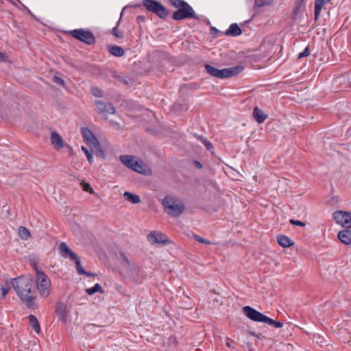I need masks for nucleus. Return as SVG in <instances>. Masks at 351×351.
Instances as JSON below:
<instances>
[{"label": "nucleus", "instance_id": "1", "mask_svg": "<svg viewBox=\"0 0 351 351\" xmlns=\"http://www.w3.org/2000/svg\"><path fill=\"white\" fill-rule=\"evenodd\" d=\"M12 285L21 300L25 302L28 307L32 306L34 298L31 292V279L26 277L14 278Z\"/></svg>", "mask_w": 351, "mask_h": 351}, {"label": "nucleus", "instance_id": "2", "mask_svg": "<svg viewBox=\"0 0 351 351\" xmlns=\"http://www.w3.org/2000/svg\"><path fill=\"white\" fill-rule=\"evenodd\" d=\"M35 270V286L40 298H47L51 292V282L49 278L36 264H34Z\"/></svg>", "mask_w": 351, "mask_h": 351}, {"label": "nucleus", "instance_id": "3", "mask_svg": "<svg viewBox=\"0 0 351 351\" xmlns=\"http://www.w3.org/2000/svg\"><path fill=\"white\" fill-rule=\"evenodd\" d=\"M243 311L244 314L251 320L258 322H263L267 325L272 326L274 328H281L283 323L280 322H276L275 320L269 318V317L263 315L259 311L255 310L251 306H246L243 307Z\"/></svg>", "mask_w": 351, "mask_h": 351}, {"label": "nucleus", "instance_id": "4", "mask_svg": "<svg viewBox=\"0 0 351 351\" xmlns=\"http://www.w3.org/2000/svg\"><path fill=\"white\" fill-rule=\"evenodd\" d=\"M162 205L164 207L165 211L173 217L180 215L184 212L185 208L181 200L171 196H166L162 200Z\"/></svg>", "mask_w": 351, "mask_h": 351}, {"label": "nucleus", "instance_id": "5", "mask_svg": "<svg viewBox=\"0 0 351 351\" xmlns=\"http://www.w3.org/2000/svg\"><path fill=\"white\" fill-rule=\"evenodd\" d=\"M243 69V66L240 65L223 69H218L209 64L205 65V69L208 74L219 79H225L237 75L240 73Z\"/></svg>", "mask_w": 351, "mask_h": 351}, {"label": "nucleus", "instance_id": "6", "mask_svg": "<svg viewBox=\"0 0 351 351\" xmlns=\"http://www.w3.org/2000/svg\"><path fill=\"white\" fill-rule=\"evenodd\" d=\"M81 133L84 141L90 147L91 151L97 156L104 157V153L100 143L93 132L88 128H83L81 129Z\"/></svg>", "mask_w": 351, "mask_h": 351}, {"label": "nucleus", "instance_id": "7", "mask_svg": "<svg viewBox=\"0 0 351 351\" xmlns=\"http://www.w3.org/2000/svg\"><path fill=\"white\" fill-rule=\"evenodd\" d=\"M120 161L127 167L138 173L145 171V165L138 158L131 155H121Z\"/></svg>", "mask_w": 351, "mask_h": 351}, {"label": "nucleus", "instance_id": "8", "mask_svg": "<svg viewBox=\"0 0 351 351\" xmlns=\"http://www.w3.org/2000/svg\"><path fill=\"white\" fill-rule=\"evenodd\" d=\"M143 4L148 11L156 14L161 19H165L168 16L167 9L157 1L143 0Z\"/></svg>", "mask_w": 351, "mask_h": 351}, {"label": "nucleus", "instance_id": "9", "mask_svg": "<svg viewBox=\"0 0 351 351\" xmlns=\"http://www.w3.org/2000/svg\"><path fill=\"white\" fill-rule=\"evenodd\" d=\"M71 35L87 45H93L95 42V38L92 32L83 29H76L71 32Z\"/></svg>", "mask_w": 351, "mask_h": 351}, {"label": "nucleus", "instance_id": "10", "mask_svg": "<svg viewBox=\"0 0 351 351\" xmlns=\"http://www.w3.org/2000/svg\"><path fill=\"white\" fill-rule=\"evenodd\" d=\"M332 217L336 223L346 228H351V213L347 211H336L333 213Z\"/></svg>", "mask_w": 351, "mask_h": 351}, {"label": "nucleus", "instance_id": "11", "mask_svg": "<svg viewBox=\"0 0 351 351\" xmlns=\"http://www.w3.org/2000/svg\"><path fill=\"white\" fill-rule=\"evenodd\" d=\"M187 18H196L195 11L189 3L178 9L173 14V19L176 21H180Z\"/></svg>", "mask_w": 351, "mask_h": 351}, {"label": "nucleus", "instance_id": "12", "mask_svg": "<svg viewBox=\"0 0 351 351\" xmlns=\"http://www.w3.org/2000/svg\"><path fill=\"white\" fill-rule=\"evenodd\" d=\"M95 104L98 113H107L113 114L116 110L110 103H105L100 100H96Z\"/></svg>", "mask_w": 351, "mask_h": 351}, {"label": "nucleus", "instance_id": "13", "mask_svg": "<svg viewBox=\"0 0 351 351\" xmlns=\"http://www.w3.org/2000/svg\"><path fill=\"white\" fill-rule=\"evenodd\" d=\"M148 240L152 243H168L167 237L161 232L152 231L148 235Z\"/></svg>", "mask_w": 351, "mask_h": 351}, {"label": "nucleus", "instance_id": "14", "mask_svg": "<svg viewBox=\"0 0 351 351\" xmlns=\"http://www.w3.org/2000/svg\"><path fill=\"white\" fill-rule=\"evenodd\" d=\"M60 255L65 258L73 260L77 258V255L75 254L69 247L64 242H62L58 247Z\"/></svg>", "mask_w": 351, "mask_h": 351}, {"label": "nucleus", "instance_id": "15", "mask_svg": "<svg viewBox=\"0 0 351 351\" xmlns=\"http://www.w3.org/2000/svg\"><path fill=\"white\" fill-rule=\"evenodd\" d=\"M56 313L58 315L60 319L65 322L67 317V307L64 303H59L56 304Z\"/></svg>", "mask_w": 351, "mask_h": 351}, {"label": "nucleus", "instance_id": "16", "mask_svg": "<svg viewBox=\"0 0 351 351\" xmlns=\"http://www.w3.org/2000/svg\"><path fill=\"white\" fill-rule=\"evenodd\" d=\"M51 144L53 145L56 149L58 150L64 147L62 139L61 138L60 135L56 132H51Z\"/></svg>", "mask_w": 351, "mask_h": 351}, {"label": "nucleus", "instance_id": "17", "mask_svg": "<svg viewBox=\"0 0 351 351\" xmlns=\"http://www.w3.org/2000/svg\"><path fill=\"white\" fill-rule=\"evenodd\" d=\"M338 239L344 244L351 243V230L348 229L343 230L339 232Z\"/></svg>", "mask_w": 351, "mask_h": 351}, {"label": "nucleus", "instance_id": "18", "mask_svg": "<svg viewBox=\"0 0 351 351\" xmlns=\"http://www.w3.org/2000/svg\"><path fill=\"white\" fill-rule=\"evenodd\" d=\"M253 116L258 123H262L267 118V114L258 107H255L253 111Z\"/></svg>", "mask_w": 351, "mask_h": 351}, {"label": "nucleus", "instance_id": "19", "mask_svg": "<svg viewBox=\"0 0 351 351\" xmlns=\"http://www.w3.org/2000/svg\"><path fill=\"white\" fill-rule=\"evenodd\" d=\"M242 33L241 29L237 23H232L230 25L229 28L226 31V36H237Z\"/></svg>", "mask_w": 351, "mask_h": 351}, {"label": "nucleus", "instance_id": "20", "mask_svg": "<svg viewBox=\"0 0 351 351\" xmlns=\"http://www.w3.org/2000/svg\"><path fill=\"white\" fill-rule=\"evenodd\" d=\"M277 241L278 244L283 247H289L294 244L292 240L285 235L278 236L277 238Z\"/></svg>", "mask_w": 351, "mask_h": 351}, {"label": "nucleus", "instance_id": "21", "mask_svg": "<svg viewBox=\"0 0 351 351\" xmlns=\"http://www.w3.org/2000/svg\"><path fill=\"white\" fill-rule=\"evenodd\" d=\"M123 197L132 204H136L141 202V198L136 194L126 191L123 193Z\"/></svg>", "mask_w": 351, "mask_h": 351}, {"label": "nucleus", "instance_id": "22", "mask_svg": "<svg viewBox=\"0 0 351 351\" xmlns=\"http://www.w3.org/2000/svg\"><path fill=\"white\" fill-rule=\"evenodd\" d=\"M108 51L116 57H121L124 55V50L122 47L117 45H111L108 47Z\"/></svg>", "mask_w": 351, "mask_h": 351}, {"label": "nucleus", "instance_id": "23", "mask_svg": "<svg viewBox=\"0 0 351 351\" xmlns=\"http://www.w3.org/2000/svg\"><path fill=\"white\" fill-rule=\"evenodd\" d=\"M325 0H316L315 3V20H317L319 16L322 8L327 3Z\"/></svg>", "mask_w": 351, "mask_h": 351}, {"label": "nucleus", "instance_id": "24", "mask_svg": "<svg viewBox=\"0 0 351 351\" xmlns=\"http://www.w3.org/2000/svg\"><path fill=\"white\" fill-rule=\"evenodd\" d=\"M28 318H29V324H30L31 326L33 328V329L34 330V331L36 333H39L40 331V324H39L37 318L33 315H29Z\"/></svg>", "mask_w": 351, "mask_h": 351}, {"label": "nucleus", "instance_id": "25", "mask_svg": "<svg viewBox=\"0 0 351 351\" xmlns=\"http://www.w3.org/2000/svg\"><path fill=\"white\" fill-rule=\"evenodd\" d=\"M73 261H74L75 263L76 269H77V272L79 274H84V275H86L87 276H92L91 273L87 272V271H86L83 269V267L81 265V262H80V260L78 256H77V258H74Z\"/></svg>", "mask_w": 351, "mask_h": 351}, {"label": "nucleus", "instance_id": "26", "mask_svg": "<svg viewBox=\"0 0 351 351\" xmlns=\"http://www.w3.org/2000/svg\"><path fill=\"white\" fill-rule=\"evenodd\" d=\"M19 234L21 239L27 240L31 237V234L28 229L24 226H20L19 228Z\"/></svg>", "mask_w": 351, "mask_h": 351}, {"label": "nucleus", "instance_id": "27", "mask_svg": "<svg viewBox=\"0 0 351 351\" xmlns=\"http://www.w3.org/2000/svg\"><path fill=\"white\" fill-rule=\"evenodd\" d=\"M86 291L88 295H93L96 292H104L101 286L98 283L95 284L93 287L87 289Z\"/></svg>", "mask_w": 351, "mask_h": 351}, {"label": "nucleus", "instance_id": "28", "mask_svg": "<svg viewBox=\"0 0 351 351\" xmlns=\"http://www.w3.org/2000/svg\"><path fill=\"white\" fill-rule=\"evenodd\" d=\"M170 3L176 8L179 9L188 4L187 2L184 0H169Z\"/></svg>", "mask_w": 351, "mask_h": 351}, {"label": "nucleus", "instance_id": "29", "mask_svg": "<svg viewBox=\"0 0 351 351\" xmlns=\"http://www.w3.org/2000/svg\"><path fill=\"white\" fill-rule=\"evenodd\" d=\"M120 257L123 261V266L126 269H129L130 267V261L126 255L123 253L120 254Z\"/></svg>", "mask_w": 351, "mask_h": 351}, {"label": "nucleus", "instance_id": "30", "mask_svg": "<svg viewBox=\"0 0 351 351\" xmlns=\"http://www.w3.org/2000/svg\"><path fill=\"white\" fill-rule=\"evenodd\" d=\"M119 22H120V20L117 22V25L114 27H113V29L112 30V34L116 38H123V33H120L119 29H118V26H119Z\"/></svg>", "mask_w": 351, "mask_h": 351}, {"label": "nucleus", "instance_id": "31", "mask_svg": "<svg viewBox=\"0 0 351 351\" xmlns=\"http://www.w3.org/2000/svg\"><path fill=\"white\" fill-rule=\"evenodd\" d=\"M82 150L84 152V154L86 156L87 160L90 163H92L93 162V154L88 151V149L82 146L81 147Z\"/></svg>", "mask_w": 351, "mask_h": 351}, {"label": "nucleus", "instance_id": "32", "mask_svg": "<svg viewBox=\"0 0 351 351\" xmlns=\"http://www.w3.org/2000/svg\"><path fill=\"white\" fill-rule=\"evenodd\" d=\"M91 92L97 97H101L103 96L102 90L98 87H93Z\"/></svg>", "mask_w": 351, "mask_h": 351}, {"label": "nucleus", "instance_id": "33", "mask_svg": "<svg viewBox=\"0 0 351 351\" xmlns=\"http://www.w3.org/2000/svg\"><path fill=\"white\" fill-rule=\"evenodd\" d=\"M194 239L195 241H197V242H199L201 243L210 244V243H211L209 240L205 239L197 234L194 235Z\"/></svg>", "mask_w": 351, "mask_h": 351}, {"label": "nucleus", "instance_id": "34", "mask_svg": "<svg viewBox=\"0 0 351 351\" xmlns=\"http://www.w3.org/2000/svg\"><path fill=\"white\" fill-rule=\"evenodd\" d=\"M82 186L83 187L84 191L90 192V193H93V190L91 186L88 183L82 182Z\"/></svg>", "mask_w": 351, "mask_h": 351}, {"label": "nucleus", "instance_id": "35", "mask_svg": "<svg viewBox=\"0 0 351 351\" xmlns=\"http://www.w3.org/2000/svg\"><path fill=\"white\" fill-rule=\"evenodd\" d=\"M289 222L292 225H295V226H302V227L306 226V223L305 222L301 221H299V220L290 219Z\"/></svg>", "mask_w": 351, "mask_h": 351}, {"label": "nucleus", "instance_id": "36", "mask_svg": "<svg viewBox=\"0 0 351 351\" xmlns=\"http://www.w3.org/2000/svg\"><path fill=\"white\" fill-rule=\"evenodd\" d=\"M53 82H56V84H59V85L64 86V80H62V78H60L59 77L55 76L53 77Z\"/></svg>", "mask_w": 351, "mask_h": 351}, {"label": "nucleus", "instance_id": "37", "mask_svg": "<svg viewBox=\"0 0 351 351\" xmlns=\"http://www.w3.org/2000/svg\"><path fill=\"white\" fill-rule=\"evenodd\" d=\"M202 143L205 145V146L206 147V148L208 149H213V145L211 144V143H210L209 141H208L206 138H202Z\"/></svg>", "mask_w": 351, "mask_h": 351}, {"label": "nucleus", "instance_id": "38", "mask_svg": "<svg viewBox=\"0 0 351 351\" xmlns=\"http://www.w3.org/2000/svg\"><path fill=\"white\" fill-rule=\"evenodd\" d=\"M267 3L266 0H255V5L258 7H261Z\"/></svg>", "mask_w": 351, "mask_h": 351}, {"label": "nucleus", "instance_id": "39", "mask_svg": "<svg viewBox=\"0 0 351 351\" xmlns=\"http://www.w3.org/2000/svg\"><path fill=\"white\" fill-rule=\"evenodd\" d=\"M306 56H307V47H306L303 51L298 55V58H302Z\"/></svg>", "mask_w": 351, "mask_h": 351}, {"label": "nucleus", "instance_id": "40", "mask_svg": "<svg viewBox=\"0 0 351 351\" xmlns=\"http://www.w3.org/2000/svg\"><path fill=\"white\" fill-rule=\"evenodd\" d=\"M2 295L5 296L9 291V288L1 287Z\"/></svg>", "mask_w": 351, "mask_h": 351}, {"label": "nucleus", "instance_id": "41", "mask_svg": "<svg viewBox=\"0 0 351 351\" xmlns=\"http://www.w3.org/2000/svg\"><path fill=\"white\" fill-rule=\"evenodd\" d=\"M195 165L198 169H201L202 167V164L199 161H195Z\"/></svg>", "mask_w": 351, "mask_h": 351}, {"label": "nucleus", "instance_id": "42", "mask_svg": "<svg viewBox=\"0 0 351 351\" xmlns=\"http://www.w3.org/2000/svg\"><path fill=\"white\" fill-rule=\"evenodd\" d=\"M5 58V56L0 52V62L3 61Z\"/></svg>", "mask_w": 351, "mask_h": 351}, {"label": "nucleus", "instance_id": "43", "mask_svg": "<svg viewBox=\"0 0 351 351\" xmlns=\"http://www.w3.org/2000/svg\"><path fill=\"white\" fill-rule=\"evenodd\" d=\"M226 346H227L228 347H230V346H231L230 343L229 341H227V342L226 343Z\"/></svg>", "mask_w": 351, "mask_h": 351}, {"label": "nucleus", "instance_id": "44", "mask_svg": "<svg viewBox=\"0 0 351 351\" xmlns=\"http://www.w3.org/2000/svg\"><path fill=\"white\" fill-rule=\"evenodd\" d=\"M325 1L328 3L330 0H325Z\"/></svg>", "mask_w": 351, "mask_h": 351}]
</instances>
